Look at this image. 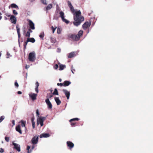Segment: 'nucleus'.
<instances>
[{"mask_svg":"<svg viewBox=\"0 0 153 153\" xmlns=\"http://www.w3.org/2000/svg\"><path fill=\"white\" fill-rule=\"evenodd\" d=\"M68 3L72 13H73L75 14L74 15V18L75 21L73 22V24L75 26H77L81 24L82 22L84 21V18L80 15L81 12L80 10L75 12L71 3L69 1H68Z\"/></svg>","mask_w":153,"mask_h":153,"instance_id":"obj_1","label":"nucleus"},{"mask_svg":"<svg viewBox=\"0 0 153 153\" xmlns=\"http://www.w3.org/2000/svg\"><path fill=\"white\" fill-rule=\"evenodd\" d=\"M83 31L82 30L79 31L77 34H70L68 35V37L74 41H78L83 35Z\"/></svg>","mask_w":153,"mask_h":153,"instance_id":"obj_2","label":"nucleus"},{"mask_svg":"<svg viewBox=\"0 0 153 153\" xmlns=\"http://www.w3.org/2000/svg\"><path fill=\"white\" fill-rule=\"evenodd\" d=\"M35 53L34 51L30 53L28 55L29 60L33 62L35 59Z\"/></svg>","mask_w":153,"mask_h":153,"instance_id":"obj_3","label":"nucleus"},{"mask_svg":"<svg viewBox=\"0 0 153 153\" xmlns=\"http://www.w3.org/2000/svg\"><path fill=\"white\" fill-rule=\"evenodd\" d=\"M46 119V117H40L37 119V123L38 124H40L41 126L43 125V122Z\"/></svg>","mask_w":153,"mask_h":153,"instance_id":"obj_4","label":"nucleus"},{"mask_svg":"<svg viewBox=\"0 0 153 153\" xmlns=\"http://www.w3.org/2000/svg\"><path fill=\"white\" fill-rule=\"evenodd\" d=\"M39 135H36L32 139L31 142L33 144L35 145L37 144L38 142Z\"/></svg>","mask_w":153,"mask_h":153,"instance_id":"obj_5","label":"nucleus"},{"mask_svg":"<svg viewBox=\"0 0 153 153\" xmlns=\"http://www.w3.org/2000/svg\"><path fill=\"white\" fill-rule=\"evenodd\" d=\"M59 14L62 21L65 22L66 24H68L69 23V21L68 20L65 19V17L64 16V13L62 11H60L59 12Z\"/></svg>","mask_w":153,"mask_h":153,"instance_id":"obj_6","label":"nucleus"},{"mask_svg":"<svg viewBox=\"0 0 153 153\" xmlns=\"http://www.w3.org/2000/svg\"><path fill=\"white\" fill-rule=\"evenodd\" d=\"M91 23L88 22H85L82 25V28L84 30H86L91 25Z\"/></svg>","mask_w":153,"mask_h":153,"instance_id":"obj_7","label":"nucleus"},{"mask_svg":"<svg viewBox=\"0 0 153 153\" xmlns=\"http://www.w3.org/2000/svg\"><path fill=\"white\" fill-rule=\"evenodd\" d=\"M62 91L65 94V96L67 98L68 100L70 96V92L66 89H63Z\"/></svg>","mask_w":153,"mask_h":153,"instance_id":"obj_8","label":"nucleus"},{"mask_svg":"<svg viewBox=\"0 0 153 153\" xmlns=\"http://www.w3.org/2000/svg\"><path fill=\"white\" fill-rule=\"evenodd\" d=\"M67 144L68 147L70 149L73 148L74 146V144L70 141H67Z\"/></svg>","mask_w":153,"mask_h":153,"instance_id":"obj_9","label":"nucleus"},{"mask_svg":"<svg viewBox=\"0 0 153 153\" xmlns=\"http://www.w3.org/2000/svg\"><path fill=\"white\" fill-rule=\"evenodd\" d=\"M45 102L48 106V108L49 109H52V105L49 99H46L45 100Z\"/></svg>","mask_w":153,"mask_h":153,"instance_id":"obj_10","label":"nucleus"},{"mask_svg":"<svg viewBox=\"0 0 153 153\" xmlns=\"http://www.w3.org/2000/svg\"><path fill=\"white\" fill-rule=\"evenodd\" d=\"M13 144L14 146V148L16 149L18 152L20 151V146L19 145L14 143H13Z\"/></svg>","mask_w":153,"mask_h":153,"instance_id":"obj_11","label":"nucleus"},{"mask_svg":"<svg viewBox=\"0 0 153 153\" xmlns=\"http://www.w3.org/2000/svg\"><path fill=\"white\" fill-rule=\"evenodd\" d=\"M12 23L15 24L16 22V17L13 15H11L10 19Z\"/></svg>","mask_w":153,"mask_h":153,"instance_id":"obj_12","label":"nucleus"},{"mask_svg":"<svg viewBox=\"0 0 153 153\" xmlns=\"http://www.w3.org/2000/svg\"><path fill=\"white\" fill-rule=\"evenodd\" d=\"M28 22L30 28L32 30L34 29L35 28L34 27V24L33 23L31 20H29Z\"/></svg>","mask_w":153,"mask_h":153,"instance_id":"obj_13","label":"nucleus"},{"mask_svg":"<svg viewBox=\"0 0 153 153\" xmlns=\"http://www.w3.org/2000/svg\"><path fill=\"white\" fill-rule=\"evenodd\" d=\"M29 96L33 100H34L36 99L37 94L34 93L31 94H29Z\"/></svg>","mask_w":153,"mask_h":153,"instance_id":"obj_14","label":"nucleus"},{"mask_svg":"<svg viewBox=\"0 0 153 153\" xmlns=\"http://www.w3.org/2000/svg\"><path fill=\"white\" fill-rule=\"evenodd\" d=\"M16 130L20 134H22V131L20 127V125H18L16 126Z\"/></svg>","mask_w":153,"mask_h":153,"instance_id":"obj_15","label":"nucleus"},{"mask_svg":"<svg viewBox=\"0 0 153 153\" xmlns=\"http://www.w3.org/2000/svg\"><path fill=\"white\" fill-rule=\"evenodd\" d=\"M55 100L58 105H59L61 103V101L58 97H55L54 98Z\"/></svg>","mask_w":153,"mask_h":153,"instance_id":"obj_16","label":"nucleus"},{"mask_svg":"<svg viewBox=\"0 0 153 153\" xmlns=\"http://www.w3.org/2000/svg\"><path fill=\"white\" fill-rule=\"evenodd\" d=\"M49 136V134H48L47 133H44L43 134H41L39 136V137L41 138H42V137H47Z\"/></svg>","mask_w":153,"mask_h":153,"instance_id":"obj_17","label":"nucleus"},{"mask_svg":"<svg viewBox=\"0 0 153 153\" xmlns=\"http://www.w3.org/2000/svg\"><path fill=\"white\" fill-rule=\"evenodd\" d=\"M39 86V83L38 82H36V87L35 88V90L36 92L37 93H38L39 92L38 87Z\"/></svg>","mask_w":153,"mask_h":153,"instance_id":"obj_18","label":"nucleus"},{"mask_svg":"<svg viewBox=\"0 0 153 153\" xmlns=\"http://www.w3.org/2000/svg\"><path fill=\"white\" fill-rule=\"evenodd\" d=\"M63 86L66 87L68 86L71 83V82L68 81H65L64 82Z\"/></svg>","mask_w":153,"mask_h":153,"instance_id":"obj_19","label":"nucleus"},{"mask_svg":"<svg viewBox=\"0 0 153 153\" xmlns=\"http://www.w3.org/2000/svg\"><path fill=\"white\" fill-rule=\"evenodd\" d=\"M50 41L51 43L54 44L57 42V41L55 38L53 37H51L50 38Z\"/></svg>","mask_w":153,"mask_h":153,"instance_id":"obj_20","label":"nucleus"},{"mask_svg":"<svg viewBox=\"0 0 153 153\" xmlns=\"http://www.w3.org/2000/svg\"><path fill=\"white\" fill-rule=\"evenodd\" d=\"M32 31L30 29H29L25 35V36L29 37L30 36V33H32Z\"/></svg>","mask_w":153,"mask_h":153,"instance_id":"obj_21","label":"nucleus"},{"mask_svg":"<svg viewBox=\"0 0 153 153\" xmlns=\"http://www.w3.org/2000/svg\"><path fill=\"white\" fill-rule=\"evenodd\" d=\"M75 53L74 52H71L69 53L68 56V58H72L75 56Z\"/></svg>","mask_w":153,"mask_h":153,"instance_id":"obj_22","label":"nucleus"},{"mask_svg":"<svg viewBox=\"0 0 153 153\" xmlns=\"http://www.w3.org/2000/svg\"><path fill=\"white\" fill-rule=\"evenodd\" d=\"M16 30L17 31V32L18 33V38L19 39L20 38V28L18 26V25H17L16 26Z\"/></svg>","mask_w":153,"mask_h":153,"instance_id":"obj_23","label":"nucleus"},{"mask_svg":"<svg viewBox=\"0 0 153 153\" xmlns=\"http://www.w3.org/2000/svg\"><path fill=\"white\" fill-rule=\"evenodd\" d=\"M27 42L34 43L35 42V40L33 38H28L27 39Z\"/></svg>","mask_w":153,"mask_h":153,"instance_id":"obj_24","label":"nucleus"},{"mask_svg":"<svg viewBox=\"0 0 153 153\" xmlns=\"http://www.w3.org/2000/svg\"><path fill=\"white\" fill-rule=\"evenodd\" d=\"M66 67V66L65 65H59V70H63L64 68Z\"/></svg>","mask_w":153,"mask_h":153,"instance_id":"obj_25","label":"nucleus"},{"mask_svg":"<svg viewBox=\"0 0 153 153\" xmlns=\"http://www.w3.org/2000/svg\"><path fill=\"white\" fill-rule=\"evenodd\" d=\"M52 4H49L48 6L46 7V10H48L51 8H52Z\"/></svg>","mask_w":153,"mask_h":153,"instance_id":"obj_26","label":"nucleus"},{"mask_svg":"<svg viewBox=\"0 0 153 153\" xmlns=\"http://www.w3.org/2000/svg\"><path fill=\"white\" fill-rule=\"evenodd\" d=\"M10 6L12 8H16L17 9H19V7L18 6L15 4H11Z\"/></svg>","mask_w":153,"mask_h":153,"instance_id":"obj_27","label":"nucleus"},{"mask_svg":"<svg viewBox=\"0 0 153 153\" xmlns=\"http://www.w3.org/2000/svg\"><path fill=\"white\" fill-rule=\"evenodd\" d=\"M53 95H59L58 92V91H57V89L55 88L54 89V91L53 93Z\"/></svg>","mask_w":153,"mask_h":153,"instance_id":"obj_28","label":"nucleus"},{"mask_svg":"<svg viewBox=\"0 0 153 153\" xmlns=\"http://www.w3.org/2000/svg\"><path fill=\"white\" fill-rule=\"evenodd\" d=\"M53 95L51 93L48 94L46 96L47 99H49V98H51L53 97Z\"/></svg>","mask_w":153,"mask_h":153,"instance_id":"obj_29","label":"nucleus"},{"mask_svg":"<svg viewBox=\"0 0 153 153\" xmlns=\"http://www.w3.org/2000/svg\"><path fill=\"white\" fill-rule=\"evenodd\" d=\"M21 126L22 127H25V121H24L23 120H21Z\"/></svg>","mask_w":153,"mask_h":153,"instance_id":"obj_30","label":"nucleus"},{"mask_svg":"<svg viewBox=\"0 0 153 153\" xmlns=\"http://www.w3.org/2000/svg\"><path fill=\"white\" fill-rule=\"evenodd\" d=\"M27 42V41L26 42H24V50H25L26 48V46L27 45V42Z\"/></svg>","mask_w":153,"mask_h":153,"instance_id":"obj_31","label":"nucleus"},{"mask_svg":"<svg viewBox=\"0 0 153 153\" xmlns=\"http://www.w3.org/2000/svg\"><path fill=\"white\" fill-rule=\"evenodd\" d=\"M79 119L77 118H73V119H71L70 120V122H72V121H78L79 120Z\"/></svg>","mask_w":153,"mask_h":153,"instance_id":"obj_32","label":"nucleus"},{"mask_svg":"<svg viewBox=\"0 0 153 153\" xmlns=\"http://www.w3.org/2000/svg\"><path fill=\"white\" fill-rule=\"evenodd\" d=\"M44 36V33H41L39 35V36L42 38V39H43V38Z\"/></svg>","mask_w":153,"mask_h":153,"instance_id":"obj_33","label":"nucleus"},{"mask_svg":"<svg viewBox=\"0 0 153 153\" xmlns=\"http://www.w3.org/2000/svg\"><path fill=\"white\" fill-rule=\"evenodd\" d=\"M52 30V32L53 33H54V32L56 29V27H54L53 26H52L51 27Z\"/></svg>","mask_w":153,"mask_h":153,"instance_id":"obj_34","label":"nucleus"},{"mask_svg":"<svg viewBox=\"0 0 153 153\" xmlns=\"http://www.w3.org/2000/svg\"><path fill=\"white\" fill-rule=\"evenodd\" d=\"M4 119V116H1L0 117V123Z\"/></svg>","mask_w":153,"mask_h":153,"instance_id":"obj_35","label":"nucleus"},{"mask_svg":"<svg viewBox=\"0 0 153 153\" xmlns=\"http://www.w3.org/2000/svg\"><path fill=\"white\" fill-rule=\"evenodd\" d=\"M13 13L15 15H17L18 14V13L15 10H13Z\"/></svg>","mask_w":153,"mask_h":153,"instance_id":"obj_36","label":"nucleus"},{"mask_svg":"<svg viewBox=\"0 0 153 153\" xmlns=\"http://www.w3.org/2000/svg\"><path fill=\"white\" fill-rule=\"evenodd\" d=\"M41 1L42 3L43 4L45 5L47 4L46 1V0H41Z\"/></svg>","mask_w":153,"mask_h":153,"instance_id":"obj_37","label":"nucleus"},{"mask_svg":"<svg viewBox=\"0 0 153 153\" xmlns=\"http://www.w3.org/2000/svg\"><path fill=\"white\" fill-rule=\"evenodd\" d=\"M36 113L37 116L39 117V113L38 109H37L36 111Z\"/></svg>","mask_w":153,"mask_h":153,"instance_id":"obj_38","label":"nucleus"},{"mask_svg":"<svg viewBox=\"0 0 153 153\" xmlns=\"http://www.w3.org/2000/svg\"><path fill=\"white\" fill-rule=\"evenodd\" d=\"M71 125L72 127H74L75 126L76 123L75 122H71Z\"/></svg>","mask_w":153,"mask_h":153,"instance_id":"obj_39","label":"nucleus"},{"mask_svg":"<svg viewBox=\"0 0 153 153\" xmlns=\"http://www.w3.org/2000/svg\"><path fill=\"white\" fill-rule=\"evenodd\" d=\"M61 30L59 28H58L57 29V33L58 34H60L61 33Z\"/></svg>","mask_w":153,"mask_h":153,"instance_id":"obj_40","label":"nucleus"},{"mask_svg":"<svg viewBox=\"0 0 153 153\" xmlns=\"http://www.w3.org/2000/svg\"><path fill=\"white\" fill-rule=\"evenodd\" d=\"M64 85V83H57V85L58 86H59L61 87H62V86H63Z\"/></svg>","mask_w":153,"mask_h":153,"instance_id":"obj_41","label":"nucleus"},{"mask_svg":"<svg viewBox=\"0 0 153 153\" xmlns=\"http://www.w3.org/2000/svg\"><path fill=\"white\" fill-rule=\"evenodd\" d=\"M30 146H28L27 147V150H28L27 152L28 153H30L31 152V151H29V150L30 149Z\"/></svg>","mask_w":153,"mask_h":153,"instance_id":"obj_42","label":"nucleus"},{"mask_svg":"<svg viewBox=\"0 0 153 153\" xmlns=\"http://www.w3.org/2000/svg\"><path fill=\"white\" fill-rule=\"evenodd\" d=\"M5 140L7 142H8L9 141V137H5Z\"/></svg>","mask_w":153,"mask_h":153,"instance_id":"obj_43","label":"nucleus"},{"mask_svg":"<svg viewBox=\"0 0 153 153\" xmlns=\"http://www.w3.org/2000/svg\"><path fill=\"white\" fill-rule=\"evenodd\" d=\"M15 85L16 87H19V84H18V83L17 82V81H16L15 82Z\"/></svg>","mask_w":153,"mask_h":153,"instance_id":"obj_44","label":"nucleus"},{"mask_svg":"<svg viewBox=\"0 0 153 153\" xmlns=\"http://www.w3.org/2000/svg\"><path fill=\"white\" fill-rule=\"evenodd\" d=\"M58 67V65L57 64H56L54 66V68L55 69H57Z\"/></svg>","mask_w":153,"mask_h":153,"instance_id":"obj_45","label":"nucleus"},{"mask_svg":"<svg viewBox=\"0 0 153 153\" xmlns=\"http://www.w3.org/2000/svg\"><path fill=\"white\" fill-rule=\"evenodd\" d=\"M33 128H35V122H33L32 123Z\"/></svg>","mask_w":153,"mask_h":153,"instance_id":"obj_46","label":"nucleus"},{"mask_svg":"<svg viewBox=\"0 0 153 153\" xmlns=\"http://www.w3.org/2000/svg\"><path fill=\"white\" fill-rule=\"evenodd\" d=\"M5 15L8 17H10L11 16L8 13H7L5 14Z\"/></svg>","mask_w":153,"mask_h":153,"instance_id":"obj_47","label":"nucleus"},{"mask_svg":"<svg viewBox=\"0 0 153 153\" xmlns=\"http://www.w3.org/2000/svg\"><path fill=\"white\" fill-rule=\"evenodd\" d=\"M4 152V150L2 148H0V152L3 153Z\"/></svg>","mask_w":153,"mask_h":153,"instance_id":"obj_48","label":"nucleus"},{"mask_svg":"<svg viewBox=\"0 0 153 153\" xmlns=\"http://www.w3.org/2000/svg\"><path fill=\"white\" fill-rule=\"evenodd\" d=\"M12 123L13 124V126H14L15 125V121L14 120H13L12 121Z\"/></svg>","mask_w":153,"mask_h":153,"instance_id":"obj_49","label":"nucleus"},{"mask_svg":"<svg viewBox=\"0 0 153 153\" xmlns=\"http://www.w3.org/2000/svg\"><path fill=\"white\" fill-rule=\"evenodd\" d=\"M34 117H32V118H31V121L32 123H33V122H34Z\"/></svg>","mask_w":153,"mask_h":153,"instance_id":"obj_50","label":"nucleus"},{"mask_svg":"<svg viewBox=\"0 0 153 153\" xmlns=\"http://www.w3.org/2000/svg\"><path fill=\"white\" fill-rule=\"evenodd\" d=\"M57 52H59L61 51V49L60 48H58L57 49Z\"/></svg>","mask_w":153,"mask_h":153,"instance_id":"obj_51","label":"nucleus"},{"mask_svg":"<svg viewBox=\"0 0 153 153\" xmlns=\"http://www.w3.org/2000/svg\"><path fill=\"white\" fill-rule=\"evenodd\" d=\"M17 93L19 94H21L22 93V92L21 91H18Z\"/></svg>","mask_w":153,"mask_h":153,"instance_id":"obj_52","label":"nucleus"},{"mask_svg":"<svg viewBox=\"0 0 153 153\" xmlns=\"http://www.w3.org/2000/svg\"><path fill=\"white\" fill-rule=\"evenodd\" d=\"M2 14L1 13H0V20L2 19V17L1 16Z\"/></svg>","mask_w":153,"mask_h":153,"instance_id":"obj_53","label":"nucleus"},{"mask_svg":"<svg viewBox=\"0 0 153 153\" xmlns=\"http://www.w3.org/2000/svg\"><path fill=\"white\" fill-rule=\"evenodd\" d=\"M4 19L5 20H7V18L5 16L4 17Z\"/></svg>","mask_w":153,"mask_h":153,"instance_id":"obj_54","label":"nucleus"},{"mask_svg":"<svg viewBox=\"0 0 153 153\" xmlns=\"http://www.w3.org/2000/svg\"><path fill=\"white\" fill-rule=\"evenodd\" d=\"M29 67H28L27 65H26L25 66V68L26 69H27Z\"/></svg>","mask_w":153,"mask_h":153,"instance_id":"obj_55","label":"nucleus"},{"mask_svg":"<svg viewBox=\"0 0 153 153\" xmlns=\"http://www.w3.org/2000/svg\"><path fill=\"white\" fill-rule=\"evenodd\" d=\"M59 81L60 82H61L62 81V79L60 78L59 79Z\"/></svg>","mask_w":153,"mask_h":153,"instance_id":"obj_56","label":"nucleus"},{"mask_svg":"<svg viewBox=\"0 0 153 153\" xmlns=\"http://www.w3.org/2000/svg\"><path fill=\"white\" fill-rule=\"evenodd\" d=\"M27 73H26V76H25V77L26 78H27Z\"/></svg>","mask_w":153,"mask_h":153,"instance_id":"obj_57","label":"nucleus"},{"mask_svg":"<svg viewBox=\"0 0 153 153\" xmlns=\"http://www.w3.org/2000/svg\"><path fill=\"white\" fill-rule=\"evenodd\" d=\"M7 56H9L10 55V54L8 53H7Z\"/></svg>","mask_w":153,"mask_h":153,"instance_id":"obj_58","label":"nucleus"},{"mask_svg":"<svg viewBox=\"0 0 153 153\" xmlns=\"http://www.w3.org/2000/svg\"><path fill=\"white\" fill-rule=\"evenodd\" d=\"M34 146H32V149H33L34 148Z\"/></svg>","mask_w":153,"mask_h":153,"instance_id":"obj_59","label":"nucleus"},{"mask_svg":"<svg viewBox=\"0 0 153 153\" xmlns=\"http://www.w3.org/2000/svg\"><path fill=\"white\" fill-rule=\"evenodd\" d=\"M34 0H30V1H34Z\"/></svg>","mask_w":153,"mask_h":153,"instance_id":"obj_60","label":"nucleus"},{"mask_svg":"<svg viewBox=\"0 0 153 153\" xmlns=\"http://www.w3.org/2000/svg\"><path fill=\"white\" fill-rule=\"evenodd\" d=\"M72 71V73H73V74H74V73L73 71Z\"/></svg>","mask_w":153,"mask_h":153,"instance_id":"obj_61","label":"nucleus"},{"mask_svg":"<svg viewBox=\"0 0 153 153\" xmlns=\"http://www.w3.org/2000/svg\"><path fill=\"white\" fill-rule=\"evenodd\" d=\"M10 153H11V152H10Z\"/></svg>","mask_w":153,"mask_h":153,"instance_id":"obj_62","label":"nucleus"}]
</instances>
